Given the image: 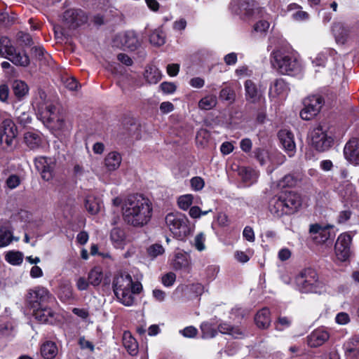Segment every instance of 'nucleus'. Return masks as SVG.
I'll list each match as a JSON object with an SVG mask.
<instances>
[{
	"instance_id": "obj_41",
	"label": "nucleus",
	"mask_w": 359,
	"mask_h": 359,
	"mask_svg": "<svg viewBox=\"0 0 359 359\" xmlns=\"http://www.w3.org/2000/svg\"><path fill=\"white\" fill-rule=\"evenodd\" d=\"M85 207L90 214L95 215L100 211L101 203L99 199L88 196L86 199Z\"/></svg>"
},
{
	"instance_id": "obj_13",
	"label": "nucleus",
	"mask_w": 359,
	"mask_h": 359,
	"mask_svg": "<svg viewBox=\"0 0 359 359\" xmlns=\"http://www.w3.org/2000/svg\"><path fill=\"white\" fill-rule=\"evenodd\" d=\"M351 236L347 233L339 236L334 245L336 255L338 259L346 261L351 255Z\"/></svg>"
},
{
	"instance_id": "obj_15",
	"label": "nucleus",
	"mask_w": 359,
	"mask_h": 359,
	"mask_svg": "<svg viewBox=\"0 0 359 359\" xmlns=\"http://www.w3.org/2000/svg\"><path fill=\"white\" fill-rule=\"evenodd\" d=\"M238 8L241 14L248 18H262L265 13L264 9L254 0H240Z\"/></svg>"
},
{
	"instance_id": "obj_51",
	"label": "nucleus",
	"mask_w": 359,
	"mask_h": 359,
	"mask_svg": "<svg viewBox=\"0 0 359 359\" xmlns=\"http://www.w3.org/2000/svg\"><path fill=\"white\" fill-rule=\"evenodd\" d=\"M14 327L10 322L0 323V334L4 337H9L13 336Z\"/></svg>"
},
{
	"instance_id": "obj_62",
	"label": "nucleus",
	"mask_w": 359,
	"mask_h": 359,
	"mask_svg": "<svg viewBox=\"0 0 359 359\" xmlns=\"http://www.w3.org/2000/svg\"><path fill=\"white\" fill-rule=\"evenodd\" d=\"M243 237L250 242H253L255 241V233L252 228L250 226H245L243 232Z\"/></svg>"
},
{
	"instance_id": "obj_34",
	"label": "nucleus",
	"mask_w": 359,
	"mask_h": 359,
	"mask_svg": "<svg viewBox=\"0 0 359 359\" xmlns=\"http://www.w3.org/2000/svg\"><path fill=\"white\" fill-rule=\"evenodd\" d=\"M58 352L55 342L47 341L41 346V354L46 359L54 358Z\"/></svg>"
},
{
	"instance_id": "obj_30",
	"label": "nucleus",
	"mask_w": 359,
	"mask_h": 359,
	"mask_svg": "<svg viewBox=\"0 0 359 359\" xmlns=\"http://www.w3.org/2000/svg\"><path fill=\"white\" fill-rule=\"evenodd\" d=\"M15 48L13 46L11 40L6 36L0 38V56L9 59L11 55L15 53Z\"/></svg>"
},
{
	"instance_id": "obj_31",
	"label": "nucleus",
	"mask_w": 359,
	"mask_h": 359,
	"mask_svg": "<svg viewBox=\"0 0 359 359\" xmlns=\"http://www.w3.org/2000/svg\"><path fill=\"white\" fill-rule=\"evenodd\" d=\"M255 320L259 327L263 329L267 328L271 323L270 311L269 309L264 308L258 311L255 316Z\"/></svg>"
},
{
	"instance_id": "obj_33",
	"label": "nucleus",
	"mask_w": 359,
	"mask_h": 359,
	"mask_svg": "<svg viewBox=\"0 0 359 359\" xmlns=\"http://www.w3.org/2000/svg\"><path fill=\"white\" fill-rule=\"evenodd\" d=\"M345 354L349 358H354L359 355V338L353 337L344 344Z\"/></svg>"
},
{
	"instance_id": "obj_42",
	"label": "nucleus",
	"mask_w": 359,
	"mask_h": 359,
	"mask_svg": "<svg viewBox=\"0 0 359 359\" xmlns=\"http://www.w3.org/2000/svg\"><path fill=\"white\" fill-rule=\"evenodd\" d=\"M103 278L102 271L100 267H94L88 273V280L93 286L99 285Z\"/></svg>"
},
{
	"instance_id": "obj_37",
	"label": "nucleus",
	"mask_w": 359,
	"mask_h": 359,
	"mask_svg": "<svg viewBox=\"0 0 359 359\" xmlns=\"http://www.w3.org/2000/svg\"><path fill=\"white\" fill-rule=\"evenodd\" d=\"M144 78L149 83H156L161 79L160 70L154 66H149L146 68Z\"/></svg>"
},
{
	"instance_id": "obj_12",
	"label": "nucleus",
	"mask_w": 359,
	"mask_h": 359,
	"mask_svg": "<svg viewBox=\"0 0 359 359\" xmlns=\"http://www.w3.org/2000/svg\"><path fill=\"white\" fill-rule=\"evenodd\" d=\"M17 135V128L11 119H6L1 123L0 142L4 148H8L13 145Z\"/></svg>"
},
{
	"instance_id": "obj_49",
	"label": "nucleus",
	"mask_w": 359,
	"mask_h": 359,
	"mask_svg": "<svg viewBox=\"0 0 359 359\" xmlns=\"http://www.w3.org/2000/svg\"><path fill=\"white\" fill-rule=\"evenodd\" d=\"M15 116L18 122L24 126L30 123L32 121V116L28 111H21L20 110L17 109L15 112Z\"/></svg>"
},
{
	"instance_id": "obj_4",
	"label": "nucleus",
	"mask_w": 359,
	"mask_h": 359,
	"mask_svg": "<svg viewBox=\"0 0 359 359\" xmlns=\"http://www.w3.org/2000/svg\"><path fill=\"white\" fill-rule=\"evenodd\" d=\"M113 290L122 304L130 306L135 301L133 294H140L142 290V285L140 282H133L130 274L121 273L113 280Z\"/></svg>"
},
{
	"instance_id": "obj_52",
	"label": "nucleus",
	"mask_w": 359,
	"mask_h": 359,
	"mask_svg": "<svg viewBox=\"0 0 359 359\" xmlns=\"http://www.w3.org/2000/svg\"><path fill=\"white\" fill-rule=\"evenodd\" d=\"M165 252L163 247L160 244H154L147 249L149 255L153 258L158 255H163Z\"/></svg>"
},
{
	"instance_id": "obj_5",
	"label": "nucleus",
	"mask_w": 359,
	"mask_h": 359,
	"mask_svg": "<svg viewBox=\"0 0 359 359\" xmlns=\"http://www.w3.org/2000/svg\"><path fill=\"white\" fill-rule=\"evenodd\" d=\"M271 62L274 69L282 74L290 75L299 69L296 53L287 48H279L271 54Z\"/></svg>"
},
{
	"instance_id": "obj_32",
	"label": "nucleus",
	"mask_w": 359,
	"mask_h": 359,
	"mask_svg": "<svg viewBox=\"0 0 359 359\" xmlns=\"http://www.w3.org/2000/svg\"><path fill=\"white\" fill-rule=\"evenodd\" d=\"M190 266L189 255L183 252H177L172 260V266L175 270L187 269Z\"/></svg>"
},
{
	"instance_id": "obj_53",
	"label": "nucleus",
	"mask_w": 359,
	"mask_h": 359,
	"mask_svg": "<svg viewBox=\"0 0 359 359\" xmlns=\"http://www.w3.org/2000/svg\"><path fill=\"white\" fill-rule=\"evenodd\" d=\"M270 24L266 20H259L253 27V32L259 33L260 34H265L269 29Z\"/></svg>"
},
{
	"instance_id": "obj_44",
	"label": "nucleus",
	"mask_w": 359,
	"mask_h": 359,
	"mask_svg": "<svg viewBox=\"0 0 359 359\" xmlns=\"http://www.w3.org/2000/svg\"><path fill=\"white\" fill-rule=\"evenodd\" d=\"M202 337L203 339H210L215 337L217 331L214 325L208 322H204L201 325Z\"/></svg>"
},
{
	"instance_id": "obj_6",
	"label": "nucleus",
	"mask_w": 359,
	"mask_h": 359,
	"mask_svg": "<svg viewBox=\"0 0 359 359\" xmlns=\"http://www.w3.org/2000/svg\"><path fill=\"white\" fill-rule=\"evenodd\" d=\"M296 289L301 293H318L324 287L316 270L311 267L302 269L295 276Z\"/></svg>"
},
{
	"instance_id": "obj_26",
	"label": "nucleus",
	"mask_w": 359,
	"mask_h": 359,
	"mask_svg": "<svg viewBox=\"0 0 359 359\" xmlns=\"http://www.w3.org/2000/svg\"><path fill=\"white\" fill-rule=\"evenodd\" d=\"M110 239L116 248H123L126 244V236L123 229L119 227H114L110 233Z\"/></svg>"
},
{
	"instance_id": "obj_55",
	"label": "nucleus",
	"mask_w": 359,
	"mask_h": 359,
	"mask_svg": "<svg viewBox=\"0 0 359 359\" xmlns=\"http://www.w3.org/2000/svg\"><path fill=\"white\" fill-rule=\"evenodd\" d=\"M175 280L176 275L172 272H169L162 277V283L165 287H170L175 283Z\"/></svg>"
},
{
	"instance_id": "obj_14",
	"label": "nucleus",
	"mask_w": 359,
	"mask_h": 359,
	"mask_svg": "<svg viewBox=\"0 0 359 359\" xmlns=\"http://www.w3.org/2000/svg\"><path fill=\"white\" fill-rule=\"evenodd\" d=\"M34 165L44 180L49 181L53 178L55 162L52 158L39 156L34 159Z\"/></svg>"
},
{
	"instance_id": "obj_24",
	"label": "nucleus",
	"mask_w": 359,
	"mask_h": 359,
	"mask_svg": "<svg viewBox=\"0 0 359 359\" xmlns=\"http://www.w3.org/2000/svg\"><path fill=\"white\" fill-rule=\"evenodd\" d=\"M332 32L336 42L344 44L349 37L350 29L341 22H337L332 26Z\"/></svg>"
},
{
	"instance_id": "obj_28",
	"label": "nucleus",
	"mask_w": 359,
	"mask_h": 359,
	"mask_svg": "<svg viewBox=\"0 0 359 359\" xmlns=\"http://www.w3.org/2000/svg\"><path fill=\"white\" fill-rule=\"evenodd\" d=\"M121 161L122 158L119 153L111 151L106 156L104 162L106 168L109 171H114L119 168Z\"/></svg>"
},
{
	"instance_id": "obj_23",
	"label": "nucleus",
	"mask_w": 359,
	"mask_h": 359,
	"mask_svg": "<svg viewBox=\"0 0 359 359\" xmlns=\"http://www.w3.org/2000/svg\"><path fill=\"white\" fill-rule=\"evenodd\" d=\"M24 143L30 150H36L42 147L43 138L38 132H26L24 134Z\"/></svg>"
},
{
	"instance_id": "obj_3",
	"label": "nucleus",
	"mask_w": 359,
	"mask_h": 359,
	"mask_svg": "<svg viewBox=\"0 0 359 359\" xmlns=\"http://www.w3.org/2000/svg\"><path fill=\"white\" fill-rule=\"evenodd\" d=\"M302 205V198L294 191H283L271 198L269 210L274 217L291 215L297 212Z\"/></svg>"
},
{
	"instance_id": "obj_64",
	"label": "nucleus",
	"mask_w": 359,
	"mask_h": 359,
	"mask_svg": "<svg viewBox=\"0 0 359 359\" xmlns=\"http://www.w3.org/2000/svg\"><path fill=\"white\" fill-rule=\"evenodd\" d=\"M189 84L193 88H201L205 85V80L201 77H194L190 80Z\"/></svg>"
},
{
	"instance_id": "obj_63",
	"label": "nucleus",
	"mask_w": 359,
	"mask_h": 359,
	"mask_svg": "<svg viewBox=\"0 0 359 359\" xmlns=\"http://www.w3.org/2000/svg\"><path fill=\"white\" fill-rule=\"evenodd\" d=\"M65 85L70 90H76L79 88L78 81L73 77L67 79Z\"/></svg>"
},
{
	"instance_id": "obj_46",
	"label": "nucleus",
	"mask_w": 359,
	"mask_h": 359,
	"mask_svg": "<svg viewBox=\"0 0 359 359\" xmlns=\"http://www.w3.org/2000/svg\"><path fill=\"white\" fill-rule=\"evenodd\" d=\"M5 259L12 265H20L23 260V255L18 251H10L6 256Z\"/></svg>"
},
{
	"instance_id": "obj_21",
	"label": "nucleus",
	"mask_w": 359,
	"mask_h": 359,
	"mask_svg": "<svg viewBox=\"0 0 359 359\" xmlns=\"http://www.w3.org/2000/svg\"><path fill=\"white\" fill-rule=\"evenodd\" d=\"M245 91V99L250 103H257L262 97L261 92L258 90L257 85L252 80H247L244 83Z\"/></svg>"
},
{
	"instance_id": "obj_35",
	"label": "nucleus",
	"mask_w": 359,
	"mask_h": 359,
	"mask_svg": "<svg viewBox=\"0 0 359 359\" xmlns=\"http://www.w3.org/2000/svg\"><path fill=\"white\" fill-rule=\"evenodd\" d=\"M218 330L222 334H230L235 338H239L243 336V330L236 326H232L226 323H221L218 326Z\"/></svg>"
},
{
	"instance_id": "obj_40",
	"label": "nucleus",
	"mask_w": 359,
	"mask_h": 359,
	"mask_svg": "<svg viewBox=\"0 0 359 359\" xmlns=\"http://www.w3.org/2000/svg\"><path fill=\"white\" fill-rule=\"evenodd\" d=\"M239 174L243 181L248 184L255 182L258 177L257 172L250 168H242Z\"/></svg>"
},
{
	"instance_id": "obj_50",
	"label": "nucleus",
	"mask_w": 359,
	"mask_h": 359,
	"mask_svg": "<svg viewBox=\"0 0 359 359\" xmlns=\"http://www.w3.org/2000/svg\"><path fill=\"white\" fill-rule=\"evenodd\" d=\"M193 196L191 194H186L179 197L177 204L180 209L187 210L193 203Z\"/></svg>"
},
{
	"instance_id": "obj_16",
	"label": "nucleus",
	"mask_w": 359,
	"mask_h": 359,
	"mask_svg": "<svg viewBox=\"0 0 359 359\" xmlns=\"http://www.w3.org/2000/svg\"><path fill=\"white\" fill-rule=\"evenodd\" d=\"M345 158L352 164L359 165V138L352 137L344 148Z\"/></svg>"
},
{
	"instance_id": "obj_29",
	"label": "nucleus",
	"mask_w": 359,
	"mask_h": 359,
	"mask_svg": "<svg viewBox=\"0 0 359 359\" xmlns=\"http://www.w3.org/2000/svg\"><path fill=\"white\" fill-rule=\"evenodd\" d=\"M122 41L123 45L130 50H135L140 46L137 36L133 31L126 32L124 34Z\"/></svg>"
},
{
	"instance_id": "obj_56",
	"label": "nucleus",
	"mask_w": 359,
	"mask_h": 359,
	"mask_svg": "<svg viewBox=\"0 0 359 359\" xmlns=\"http://www.w3.org/2000/svg\"><path fill=\"white\" fill-rule=\"evenodd\" d=\"M205 236L203 233L197 234L194 238V246L198 251L205 249Z\"/></svg>"
},
{
	"instance_id": "obj_43",
	"label": "nucleus",
	"mask_w": 359,
	"mask_h": 359,
	"mask_svg": "<svg viewBox=\"0 0 359 359\" xmlns=\"http://www.w3.org/2000/svg\"><path fill=\"white\" fill-rule=\"evenodd\" d=\"M149 41L151 44L161 46L165 43V35L161 29H155L150 34Z\"/></svg>"
},
{
	"instance_id": "obj_7",
	"label": "nucleus",
	"mask_w": 359,
	"mask_h": 359,
	"mask_svg": "<svg viewBox=\"0 0 359 359\" xmlns=\"http://www.w3.org/2000/svg\"><path fill=\"white\" fill-rule=\"evenodd\" d=\"M166 227L173 236L179 240H184L191 235L193 228L188 217L180 212H169L165 217Z\"/></svg>"
},
{
	"instance_id": "obj_59",
	"label": "nucleus",
	"mask_w": 359,
	"mask_h": 359,
	"mask_svg": "<svg viewBox=\"0 0 359 359\" xmlns=\"http://www.w3.org/2000/svg\"><path fill=\"white\" fill-rule=\"evenodd\" d=\"M20 184V177L16 175H11L6 180V184L10 189H15Z\"/></svg>"
},
{
	"instance_id": "obj_39",
	"label": "nucleus",
	"mask_w": 359,
	"mask_h": 359,
	"mask_svg": "<svg viewBox=\"0 0 359 359\" xmlns=\"http://www.w3.org/2000/svg\"><path fill=\"white\" fill-rule=\"evenodd\" d=\"M217 104V98L215 95H208L201 98L198 102V107L202 110H210Z\"/></svg>"
},
{
	"instance_id": "obj_54",
	"label": "nucleus",
	"mask_w": 359,
	"mask_h": 359,
	"mask_svg": "<svg viewBox=\"0 0 359 359\" xmlns=\"http://www.w3.org/2000/svg\"><path fill=\"white\" fill-rule=\"evenodd\" d=\"M191 188L195 191L201 190L205 186V182L201 177H192L190 180Z\"/></svg>"
},
{
	"instance_id": "obj_61",
	"label": "nucleus",
	"mask_w": 359,
	"mask_h": 359,
	"mask_svg": "<svg viewBox=\"0 0 359 359\" xmlns=\"http://www.w3.org/2000/svg\"><path fill=\"white\" fill-rule=\"evenodd\" d=\"M291 321L287 317H279L278 320V324L276 325L277 330H283L285 327H287L290 325Z\"/></svg>"
},
{
	"instance_id": "obj_38",
	"label": "nucleus",
	"mask_w": 359,
	"mask_h": 359,
	"mask_svg": "<svg viewBox=\"0 0 359 359\" xmlns=\"http://www.w3.org/2000/svg\"><path fill=\"white\" fill-rule=\"evenodd\" d=\"M8 60L14 65L22 67H27L30 62L29 56L25 52H17L16 49Z\"/></svg>"
},
{
	"instance_id": "obj_36",
	"label": "nucleus",
	"mask_w": 359,
	"mask_h": 359,
	"mask_svg": "<svg viewBox=\"0 0 359 359\" xmlns=\"http://www.w3.org/2000/svg\"><path fill=\"white\" fill-rule=\"evenodd\" d=\"M13 91L15 96L20 100L28 94L29 87L25 82L16 80L13 83Z\"/></svg>"
},
{
	"instance_id": "obj_1",
	"label": "nucleus",
	"mask_w": 359,
	"mask_h": 359,
	"mask_svg": "<svg viewBox=\"0 0 359 359\" xmlns=\"http://www.w3.org/2000/svg\"><path fill=\"white\" fill-rule=\"evenodd\" d=\"M123 221L136 228L143 227L151 220L153 205L142 194H132L124 199L121 207Z\"/></svg>"
},
{
	"instance_id": "obj_20",
	"label": "nucleus",
	"mask_w": 359,
	"mask_h": 359,
	"mask_svg": "<svg viewBox=\"0 0 359 359\" xmlns=\"http://www.w3.org/2000/svg\"><path fill=\"white\" fill-rule=\"evenodd\" d=\"M34 316L40 323L52 324L55 320V313L47 305L34 309Z\"/></svg>"
},
{
	"instance_id": "obj_58",
	"label": "nucleus",
	"mask_w": 359,
	"mask_h": 359,
	"mask_svg": "<svg viewBox=\"0 0 359 359\" xmlns=\"http://www.w3.org/2000/svg\"><path fill=\"white\" fill-rule=\"evenodd\" d=\"M161 90L166 94H172L176 90V86L172 82H163L160 85Z\"/></svg>"
},
{
	"instance_id": "obj_10",
	"label": "nucleus",
	"mask_w": 359,
	"mask_h": 359,
	"mask_svg": "<svg viewBox=\"0 0 359 359\" xmlns=\"http://www.w3.org/2000/svg\"><path fill=\"white\" fill-rule=\"evenodd\" d=\"M88 18L85 11L80 8H69L62 15L63 25L69 29H76L85 25Z\"/></svg>"
},
{
	"instance_id": "obj_22",
	"label": "nucleus",
	"mask_w": 359,
	"mask_h": 359,
	"mask_svg": "<svg viewBox=\"0 0 359 359\" xmlns=\"http://www.w3.org/2000/svg\"><path fill=\"white\" fill-rule=\"evenodd\" d=\"M330 338L328 332L324 329H317L308 337V344L311 347H318L323 345Z\"/></svg>"
},
{
	"instance_id": "obj_25",
	"label": "nucleus",
	"mask_w": 359,
	"mask_h": 359,
	"mask_svg": "<svg viewBox=\"0 0 359 359\" xmlns=\"http://www.w3.org/2000/svg\"><path fill=\"white\" fill-rule=\"evenodd\" d=\"M19 238L13 236V228L10 224H5L0 227V248H4L12 243L18 241Z\"/></svg>"
},
{
	"instance_id": "obj_9",
	"label": "nucleus",
	"mask_w": 359,
	"mask_h": 359,
	"mask_svg": "<svg viewBox=\"0 0 359 359\" xmlns=\"http://www.w3.org/2000/svg\"><path fill=\"white\" fill-rule=\"evenodd\" d=\"M53 300L48 290L41 287L30 290L27 296V304L33 309L46 306Z\"/></svg>"
},
{
	"instance_id": "obj_18",
	"label": "nucleus",
	"mask_w": 359,
	"mask_h": 359,
	"mask_svg": "<svg viewBox=\"0 0 359 359\" xmlns=\"http://www.w3.org/2000/svg\"><path fill=\"white\" fill-rule=\"evenodd\" d=\"M332 228L331 225H321L320 224H313L310 225L309 233L313 236V239L318 243H323L330 237V229Z\"/></svg>"
},
{
	"instance_id": "obj_11",
	"label": "nucleus",
	"mask_w": 359,
	"mask_h": 359,
	"mask_svg": "<svg viewBox=\"0 0 359 359\" xmlns=\"http://www.w3.org/2000/svg\"><path fill=\"white\" fill-rule=\"evenodd\" d=\"M304 108L300 111L302 119L309 121L314 118L320 111L324 100L320 95H311L304 100Z\"/></svg>"
},
{
	"instance_id": "obj_27",
	"label": "nucleus",
	"mask_w": 359,
	"mask_h": 359,
	"mask_svg": "<svg viewBox=\"0 0 359 359\" xmlns=\"http://www.w3.org/2000/svg\"><path fill=\"white\" fill-rule=\"evenodd\" d=\"M123 345L130 355L135 356L137 355L139 352L138 344L130 332H124L123 334Z\"/></svg>"
},
{
	"instance_id": "obj_2",
	"label": "nucleus",
	"mask_w": 359,
	"mask_h": 359,
	"mask_svg": "<svg viewBox=\"0 0 359 359\" xmlns=\"http://www.w3.org/2000/svg\"><path fill=\"white\" fill-rule=\"evenodd\" d=\"M46 97L43 90H39L37 95L32 101V104L37 118L51 130H65L67 127L65 115L60 113L57 107L47 100Z\"/></svg>"
},
{
	"instance_id": "obj_17",
	"label": "nucleus",
	"mask_w": 359,
	"mask_h": 359,
	"mask_svg": "<svg viewBox=\"0 0 359 359\" xmlns=\"http://www.w3.org/2000/svg\"><path fill=\"white\" fill-rule=\"evenodd\" d=\"M289 84L283 79L274 80L269 86V97L271 100L284 97L290 92Z\"/></svg>"
},
{
	"instance_id": "obj_60",
	"label": "nucleus",
	"mask_w": 359,
	"mask_h": 359,
	"mask_svg": "<svg viewBox=\"0 0 359 359\" xmlns=\"http://www.w3.org/2000/svg\"><path fill=\"white\" fill-rule=\"evenodd\" d=\"M336 322L340 325H346L350 321L349 315L345 312L339 313L336 318Z\"/></svg>"
},
{
	"instance_id": "obj_19",
	"label": "nucleus",
	"mask_w": 359,
	"mask_h": 359,
	"mask_svg": "<svg viewBox=\"0 0 359 359\" xmlns=\"http://www.w3.org/2000/svg\"><path fill=\"white\" fill-rule=\"evenodd\" d=\"M280 142L287 155L292 157L296 152V144L293 133L286 129L280 130L278 133Z\"/></svg>"
},
{
	"instance_id": "obj_45",
	"label": "nucleus",
	"mask_w": 359,
	"mask_h": 359,
	"mask_svg": "<svg viewBox=\"0 0 359 359\" xmlns=\"http://www.w3.org/2000/svg\"><path fill=\"white\" fill-rule=\"evenodd\" d=\"M219 98L232 104L236 100V93L231 86H226L219 92Z\"/></svg>"
},
{
	"instance_id": "obj_48",
	"label": "nucleus",
	"mask_w": 359,
	"mask_h": 359,
	"mask_svg": "<svg viewBox=\"0 0 359 359\" xmlns=\"http://www.w3.org/2000/svg\"><path fill=\"white\" fill-rule=\"evenodd\" d=\"M298 178L292 174L285 175L278 183V187L280 188L290 187L296 185Z\"/></svg>"
},
{
	"instance_id": "obj_8",
	"label": "nucleus",
	"mask_w": 359,
	"mask_h": 359,
	"mask_svg": "<svg viewBox=\"0 0 359 359\" xmlns=\"http://www.w3.org/2000/svg\"><path fill=\"white\" fill-rule=\"evenodd\" d=\"M311 146L320 152L327 151L334 143L332 136L328 134L326 126L318 125L310 132Z\"/></svg>"
},
{
	"instance_id": "obj_47",
	"label": "nucleus",
	"mask_w": 359,
	"mask_h": 359,
	"mask_svg": "<svg viewBox=\"0 0 359 359\" xmlns=\"http://www.w3.org/2000/svg\"><path fill=\"white\" fill-rule=\"evenodd\" d=\"M337 53L336 51L334 49H326L325 51H323L318 54L315 60L313 61V63L315 64L316 66H325L327 57V55H334Z\"/></svg>"
},
{
	"instance_id": "obj_57",
	"label": "nucleus",
	"mask_w": 359,
	"mask_h": 359,
	"mask_svg": "<svg viewBox=\"0 0 359 359\" xmlns=\"http://www.w3.org/2000/svg\"><path fill=\"white\" fill-rule=\"evenodd\" d=\"M184 337L194 338L198 333L197 329L194 326H188L183 330L180 331Z\"/></svg>"
}]
</instances>
